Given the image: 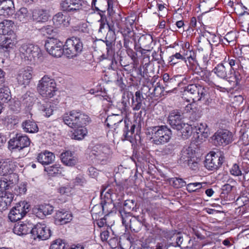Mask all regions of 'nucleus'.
Instances as JSON below:
<instances>
[{
    "instance_id": "obj_13",
    "label": "nucleus",
    "mask_w": 249,
    "mask_h": 249,
    "mask_svg": "<svg viewBox=\"0 0 249 249\" xmlns=\"http://www.w3.org/2000/svg\"><path fill=\"white\" fill-rule=\"evenodd\" d=\"M31 234L36 239L45 240L49 239L52 235L50 228L44 223H37L33 226Z\"/></svg>"
},
{
    "instance_id": "obj_1",
    "label": "nucleus",
    "mask_w": 249,
    "mask_h": 249,
    "mask_svg": "<svg viewBox=\"0 0 249 249\" xmlns=\"http://www.w3.org/2000/svg\"><path fill=\"white\" fill-rule=\"evenodd\" d=\"M184 95L189 96L194 102L202 101L206 105H210L213 100L209 88L199 84H190L185 87Z\"/></svg>"
},
{
    "instance_id": "obj_8",
    "label": "nucleus",
    "mask_w": 249,
    "mask_h": 249,
    "mask_svg": "<svg viewBox=\"0 0 249 249\" xmlns=\"http://www.w3.org/2000/svg\"><path fill=\"white\" fill-rule=\"evenodd\" d=\"M111 154L110 149L106 145L98 144L94 145L90 152L91 160L97 163H107Z\"/></svg>"
},
{
    "instance_id": "obj_7",
    "label": "nucleus",
    "mask_w": 249,
    "mask_h": 249,
    "mask_svg": "<svg viewBox=\"0 0 249 249\" xmlns=\"http://www.w3.org/2000/svg\"><path fill=\"white\" fill-rule=\"evenodd\" d=\"M64 47L65 55L69 58H73L81 54L83 51V43L80 38L72 36L66 40Z\"/></svg>"
},
{
    "instance_id": "obj_49",
    "label": "nucleus",
    "mask_w": 249,
    "mask_h": 249,
    "mask_svg": "<svg viewBox=\"0 0 249 249\" xmlns=\"http://www.w3.org/2000/svg\"><path fill=\"white\" fill-rule=\"evenodd\" d=\"M176 130L180 131L181 136L183 139H187L191 136L193 131V127L191 125L184 123L181 126V128Z\"/></svg>"
},
{
    "instance_id": "obj_10",
    "label": "nucleus",
    "mask_w": 249,
    "mask_h": 249,
    "mask_svg": "<svg viewBox=\"0 0 249 249\" xmlns=\"http://www.w3.org/2000/svg\"><path fill=\"white\" fill-rule=\"evenodd\" d=\"M30 205L25 201L17 204L9 212L8 218L11 222H16L24 217L29 211Z\"/></svg>"
},
{
    "instance_id": "obj_63",
    "label": "nucleus",
    "mask_w": 249,
    "mask_h": 249,
    "mask_svg": "<svg viewBox=\"0 0 249 249\" xmlns=\"http://www.w3.org/2000/svg\"><path fill=\"white\" fill-rule=\"evenodd\" d=\"M104 210V206L101 205H95L92 209L91 212L92 216H96L98 214L99 216L100 214H103V211Z\"/></svg>"
},
{
    "instance_id": "obj_36",
    "label": "nucleus",
    "mask_w": 249,
    "mask_h": 249,
    "mask_svg": "<svg viewBox=\"0 0 249 249\" xmlns=\"http://www.w3.org/2000/svg\"><path fill=\"white\" fill-rule=\"evenodd\" d=\"M169 80V83L166 84L165 88L169 87L173 89H175L176 86H179L184 81H187L186 77L182 75H175Z\"/></svg>"
},
{
    "instance_id": "obj_11",
    "label": "nucleus",
    "mask_w": 249,
    "mask_h": 249,
    "mask_svg": "<svg viewBox=\"0 0 249 249\" xmlns=\"http://www.w3.org/2000/svg\"><path fill=\"white\" fill-rule=\"evenodd\" d=\"M225 160V157L221 152L216 153L211 152L206 156L205 166L210 170H215L218 169Z\"/></svg>"
},
{
    "instance_id": "obj_27",
    "label": "nucleus",
    "mask_w": 249,
    "mask_h": 249,
    "mask_svg": "<svg viewBox=\"0 0 249 249\" xmlns=\"http://www.w3.org/2000/svg\"><path fill=\"white\" fill-rule=\"evenodd\" d=\"M55 159V156L52 152L45 151L39 153L37 157V161L43 165L52 163Z\"/></svg>"
},
{
    "instance_id": "obj_29",
    "label": "nucleus",
    "mask_w": 249,
    "mask_h": 249,
    "mask_svg": "<svg viewBox=\"0 0 249 249\" xmlns=\"http://www.w3.org/2000/svg\"><path fill=\"white\" fill-rule=\"evenodd\" d=\"M14 22L10 20H4L0 23V34L3 36H15L12 31Z\"/></svg>"
},
{
    "instance_id": "obj_26",
    "label": "nucleus",
    "mask_w": 249,
    "mask_h": 249,
    "mask_svg": "<svg viewBox=\"0 0 249 249\" xmlns=\"http://www.w3.org/2000/svg\"><path fill=\"white\" fill-rule=\"evenodd\" d=\"M123 120V118L121 115L113 114L107 118L105 123L108 127L116 130L118 126L122 123Z\"/></svg>"
},
{
    "instance_id": "obj_57",
    "label": "nucleus",
    "mask_w": 249,
    "mask_h": 249,
    "mask_svg": "<svg viewBox=\"0 0 249 249\" xmlns=\"http://www.w3.org/2000/svg\"><path fill=\"white\" fill-rule=\"evenodd\" d=\"M205 183L195 182L190 183L187 185V190L189 192H197L202 187V184Z\"/></svg>"
},
{
    "instance_id": "obj_14",
    "label": "nucleus",
    "mask_w": 249,
    "mask_h": 249,
    "mask_svg": "<svg viewBox=\"0 0 249 249\" xmlns=\"http://www.w3.org/2000/svg\"><path fill=\"white\" fill-rule=\"evenodd\" d=\"M212 140L216 146L227 145L233 141L232 134L227 130H221L214 133Z\"/></svg>"
},
{
    "instance_id": "obj_5",
    "label": "nucleus",
    "mask_w": 249,
    "mask_h": 249,
    "mask_svg": "<svg viewBox=\"0 0 249 249\" xmlns=\"http://www.w3.org/2000/svg\"><path fill=\"white\" fill-rule=\"evenodd\" d=\"M37 90L43 97L51 98L56 95L58 89L55 80L45 75L38 81Z\"/></svg>"
},
{
    "instance_id": "obj_35",
    "label": "nucleus",
    "mask_w": 249,
    "mask_h": 249,
    "mask_svg": "<svg viewBox=\"0 0 249 249\" xmlns=\"http://www.w3.org/2000/svg\"><path fill=\"white\" fill-rule=\"evenodd\" d=\"M30 17V13L25 7H21L18 10L14 15L15 18L19 21L26 22Z\"/></svg>"
},
{
    "instance_id": "obj_34",
    "label": "nucleus",
    "mask_w": 249,
    "mask_h": 249,
    "mask_svg": "<svg viewBox=\"0 0 249 249\" xmlns=\"http://www.w3.org/2000/svg\"><path fill=\"white\" fill-rule=\"evenodd\" d=\"M144 99L142 93L140 91L135 92V96L132 98V107L134 110H139L142 108V102Z\"/></svg>"
},
{
    "instance_id": "obj_15",
    "label": "nucleus",
    "mask_w": 249,
    "mask_h": 249,
    "mask_svg": "<svg viewBox=\"0 0 249 249\" xmlns=\"http://www.w3.org/2000/svg\"><path fill=\"white\" fill-rule=\"evenodd\" d=\"M30 144L29 138L25 135L17 134L16 136L10 139L9 146L12 149H17L20 151Z\"/></svg>"
},
{
    "instance_id": "obj_3",
    "label": "nucleus",
    "mask_w": 249,
    "mask_h": 249,
    "mask_svg": "<svg viewBox=\"0 0 249 249\" xmlns=\"http://www.w3.org/2000/svg\"><path fill=\"white\" fill-rule=\"evenodd\" d=\"M219 78L226 80L230 83H232L233 86L236 87L240 84L242 77L239 71H234L231 73L229 71L228 65L223 63L217 64L212 71Z\"/></svg>"
},
{
    "instance_id": "obj_20",
    "label": "nucleus",
    "mask_w": 249,
    "mask_h": 249,
    "mask_svg": "<svg viewBox=\"0 0 249 249\" xmlns=\"http://www.w3.org/2000/svg\"><path fill=\"white\" fill-rule=\"evenodd\" d=\"M17 167V162L10 159L0 161V176L11 174Z\"/></svg>"
},
{
    "instance_id": "obj_39",
    "label": "nucleus",
    "mask_w": 249,
    "mask_h": 249,
    "mask_svg": "<svg viewBox=\"0 0 249 249\" xmlns=\"http://www.w3.org/2000/svg\"><path fill=\"white\" fill-rule=\"evenodd\" d=\"M33 18L36 22H45L48 19V15L46 10L36 9L33 12Z\"/></svg>"
},
{
    "instance_id": "obj_50",
    "label": "nucleus",
    "mask_w": 249,
    "mask_h": 249,
    "mask_svg": "<svg viewBox=\"0 0 249 249\" xmlns=\"http://www.w3.org/2000/svg\"><path fill=\"white\" fill-rule=\"evenodd\" d=\"M188 59L189 64H187V65L188 69L192 71L194 73L199 74L201 69L196 62L195 61L194 58L190 55V56L188 57Z\"/></svg>"
},
{
    "instance_id": "obj_47",
    "label": "nucleus",
    "mask_w": 249,
    "mask_h": 249,
    "mask_svg": "<svg viewBox=\"0 0 249 249\" xmlns=\"http://www.w3.org/2000/svg\"><path fill=\"white\" fill-rule=\"evenodd\" d=\"M20 101L26 107L30 108L34 104L35 99L33 95L27 92L21 97Z\"/></svg>"
},
{
    "instance_id": "obj_24",
    "label": "nucleus",
    "mask_w": 249,
    "mask_h": 249,
    "mask_svg": "<svg viewBox=\"0 0 249 249\" xmlns=\"http://www.w3.org/2000/svg\"><path fill=\"white\" fill-rule=\"evenodd\" d=\"M54 219L56 224H65L72 219V214L64 210L57 211L55 214Z\"/></svg>"
},
{
    "instance_id": "obj_60",
    "label": "nucleus",
    "mask_w": 249,
    "mask_h": 249,
    "mask_svg": "<svg viewBox=\"0 0 249 249\" xmlns=\"http://www.w3.org/2000/svg\"><path fill=\"white\" fill-rule=\"evenodd\" d=\"M236 38V33L235 32L231 31L228 32L225 35L224 39L226 40L228 43H231L234 44Z\"/></svg>"
},
{
    "instance_id": "obj_31",
    "label": "nucleus",
    "mask_w": 249,
    "mask_h": 249,
    "mask_svg": "<svg viewBox=\"0 0 249 249\" xmlns=\"http://www.w3.org/2000/svg\"><path fill=\"white\" fill-rule=\"evenodd\" d=\"M124 126L123 129V136L124 139L130 141L134 133L135 125L129 120H124Z\"/></svg>"
},
{
    "instance_id": "obj_2",
    "label": "nucleus",
    "mask_w": 249,
    "mask_h": 249,
    "mask_svg": "<svg viewBox=\"0 0 249 249\" xmlns=\"http://www.w3.org/2000/svg\"><path fill=\"white\" fill-rule=\"evenodd\" d=\"M147 130V135L150 136L152 142L156 145L168 142L172 136L171 130L165 125L150 126Z\"/></svg>"
},
{
    "instance_id": "obj_56",
    "label": "nucleus",
    "mask_w": 249,
    "mask_h": 249,
    "mask_svg": "<svg viewBox=\"0 0 249 249\" xmlns=\"http://www.w3.org/2000/svg\"><path fill=\"white\" fill-rule=\"evenodd\" d=\"M212 72L207 70H201L199 73L197 74L200 76L201 79L203 81H205L206 83L210 85L212 83V81L210 80V77L211 75V73Z\"/></svg>"
},
{
    "instance_id": "obj_55",
    "label": "nucleus",
    "mask_w": 249,
    "mask_h": 249,
    "mask_svg": "<svg viewBox=\"0 0 249 249\" xmlns=\"http://www.w3.org/2000/svg\"><path fill=\"white\" fill-rule=\"evenodd\" d=\"M45 171L47 172L50 175L61 174L62 168L58 164H55L52 166L45 167Z\"/></svg>"
},
{
    "instance_id": "obj_41",
    "label": "nucleus",
    "mask_w": 249,
    "mask_h": 249,
    "mask_svg": "<svg viewBox=\"0 0 249 249\" xmlns=\"http://www.w3.org/2000/svg\"><path fill=\"white\" fill-rule=\"evenodd\" d=\"M14 195L10 191H5L4 193H0V198L1 202L4 203L5 209L9 206L14 198Z\"/></svg>"
},
{
    "instance_id": "obj_61",
    "label": "nucleus",
    "mask_w": 249,
    "mask_h": 249,
    "mask_svg": "<svg viewBox=\"0 0 249 249\" xmlns=\"http://www.w3.org/2000/svg\"><path fill=\"white\" fill-rule=\"evenodd\" d=\"M231 175L234 176H241L242 173L239 166L236 164H234L230 170Z\"/></svg>"
},
{
    "instance_id": "obj_42",
    "label": "nucleus",
    "mask_w": 249,
    "mask_h": 249,
    "mask_svg": "<svg viewBox=\"0 0 249 249\" xmlns=\"http://www.w3.org/2000/svg\"><path fill=\"white\" fill-rule=\"evenodd\" d=\"M142 225L143 222L140 219L139 216H138L133 217L128 227L132 231L138 232L141 230Z\"/></svg>"
},
{
    "instance_id": "obj_43",
    "label": "nucleus",
    "mask_w": 249,
    "mask_h": 249,
    "mask_svg": "<svg viewBox=\"0 0 249 249\" xmlns=\"http://www.w3.org/2000/svg\"><path fill=\"white\" fill-rule=\"evenodd\" d=\"M236 181L232 178H229L227 183L225 184L222 187V194H228L232 190L236 189Z\"/></svg>"
},
{
    "instance_id": "obj_53",
    "label": "nucleus",
    "mask_w": 249,
    "mask_h": 249,
    "mask_svg": "<svg viewBox=\"0 0 249 249\" xmlns=\"http://www.w3.org/2000/svg\"><path fill=\"white\" fill-rule=\"evenodd\" d=\"M137 203L134 200L128 199L125 200L123 205V212H130L136 210Z\"/></svg>"
},
{
    "instance_id": "obj_6",
    "label": "nucleus",
    "mask_w": 249,
    "mask_h": 249,
    "mask_svg": "<svg viewBox=\"0 0 249 249\" xmlns=\"http://www.w3.org/2000/svg\"><path fill=\"white\" fill-rule=\"evenodd\" d=\"M62 119L66 124L74 128L86 124L89 121V117L80 111L73 110L65 113Z\"/></svg>"
},
{
    "instance_id": "obj_19",
    "label": "nucleus",
    "mask_w": 249,
    "mask_h": 249,
    "mask_svg": "<svg viewBox=\"0 0 249 249\" xmlns=\"http://www.w3.org/2000/svg\"><path fill=\"white\" fill-rule=\"evenodd\" d=\"M14 10L13 0H0V16L9 17L14 13Z\"/></svg>"
},
{
    "instance_id": "obj_18",
    "label": "nucleus",
    "mask_w": 249,
    "mask_h": 249,
    "mask_svg": "<svg viewBox=\"0 0 249 249\" xmlns=\"http://www.w3.org/2000/svg\"><path fill=\"white\" fill-rule=\"evenodd\" d=\"M1 40L0 43V53L5 55L14 48L16 42L15 36H3Z\"/></svg>"
},
{
    "instance_id": "obj_52",
    "label": "nucleus",
    "mask_w": 249,
    "mask_h": 249,
    "mask_svg": "<svg viewBox=\"0 0 249 249\" xmlns=\"http://www.w3.org/2000/svg\"><path fill=\"white\" fill-rule=\"evenodd\" d=\"M120 213L121 214L122 223L125 227L126 228L128 227V225L131 222V220L133 217L131 216V214L130 212H123L120 211Z\"/></svg>"
},
{
    "instance_id": "obj_32",
    "label": "nucleus",
    "mask_w": 249,
    "mask_h": 249,
    "mask_svg": "<svg viewBox=\"0 0 249 249\" xmlns=\"http://www.w3.org/2000/svg\"><path fill=\"white\" fill-rule=\"evenodd\" d=\"M61 160L62 162L66 165L72 166L77 163V159L73 156L71 151H66L61 154Z\"/></svg>"
},
{
    "instance_id": "obj_38",
    "label": "nucleus",
    "mask_w": 249,
    "mask_h": 249,
    "mask_svg": "<svg viewBox=\"0 0 249 249\" xmlns=\"http://www.w3.org/2000/svg\"><path fill=\"white\" fill-rule=\"evenodd\" d=\"M38 109L42 111L44 115L50 117L53 113V109L52 107L51 103L43 101L39 102L37 104Z\"/></svg>"
},
{
    "instance_id": "obj_46",
    "label": "nucleus",
    "mask_w": 249,
    "mask_h": 249,
    "mask_svg": "<svg viewBox=\"0 0 249 249\" xmlns=\"http://www.w3.org/2000/svg\"><path fill=\"white\" fill-rule=\"evenodd\" d=\"M36 213L40 216H46L52 214L53 207L50 204L41 205L38 206Z\"/></svg>"
},
{
    "instance_id": "obj_37",
    "label": "nucleus",
    "mask_w": 249,
    "mask_h": 249,
    "mask_svg": "<svg viewBox=\"0 0 249 249\" xmlns=\"http://www.w3.org/2000/svg\"><path fill=\"white\" fill-rule=\"evenodd\" d=\"M24 131L28 133H36L38 131V127L35 122L32 120H26L22 124Z\"/></svg>"
},
{
    "instance_id": "obj_25",
    "label": "nucleus",
    "mask_w": 249,
    "mask_h": 249,
    "mask_svg": "<svg viewBox=\"0 0 249 249\" xmlns=\"http://www.w3.org/2000/svg\"><path fill=\"white\" fill-rule=\"evenodd\" d=\"M150 233L153 235H159L162 237H164L167 239L168 244L170 245V242H172L175 238V236L177 233L175 230H163L161 229H156L150 231Z\"/></svg>"
},
{
    "instance_id": "obj_16",
    "label": "nucleus",
    "mask_w": 249,
    "mask_h": 249,
    "mask_svg": "<svg viewBox=\"0 0 249 249\" xmlns=\"http://www.w3.org/2000/svg\"><path fill=\"white\" fill-rule=\"evenodd\" d=\"M183 113L179 110H173L170 112L168 121L171 127L174 129H179L184 124L183 122Z\"/></svg>"
},
{
    "instance_id": "obj_22",
    "label": "nucleus",
    "mask_w": 249,
    "mask_h": 249,
    "mask_svg": "<svg viewBox=\"0 0 249 249\" xmlns=\"http://www.w3.org/2000/svg\"><path fill=\"white\" fill-rule=\"evenodd\" d=\"M32 227L33 224L29 222L17 223L14 227L13 232L20 236L26 235L29 232L31 233Z\"/></svg>"
},
{
    "instance_id": "obj_40",
    "label": "nucleus",
    "mask_w": 249,
    "mask_h": 249,
    "mask_svg": "<svg viewBox=\"0 0 249 249\" xmlns=\"http://www.w3.org/2000/svg\"><path fill=\"white\" fill-rule=\"evenodd\" d=\"M115 40V34L113 32H111L110 34H107L105 40L104 42H105L107 46V52L108 54L111 55L113 53L112 47L114 45V42Z\"/></svg>"
},
{
    "instance_id": "obj_21",
    "label": "nucleus",
    "mask_w": 249,
    "mask_h": 249,
    "mask_svg": "<svg viewBox=\"0 0 249 249\" xmlns=\"http://www.w3.org/2000/svg\"><path fill=\"white\" fill-rule=\"evenodd\" d=\"M33 70L31 67H27L19 71L17 76L18 83L21 85H27L32 78Z\"/></svg>"
},
{
    "instance_id": "obj_23",
    "label": "nucleus",
    "mask_w": 249,
    "mask_h": 249,
    "mask_svg": "<svg viewBox=\"0 0 249 249\" xmlns=\"http://www.w3.org/2000/svg\"><path fill=\"white\" fill-rule=\"evenodd\" d=\"M175 238H174L172 242H170V245L176 247H180L182 248H186L189 247V245L192 242L191 239L187 236H185V237L181 235L179 232L177 233Z\"/></svg>"
},
{
    "instance_id": "obj_51",
    "label": "nucleus",
    "mask_w": 249,
    "mask_h": 249,
    "mask_svg": "<svg viewBox=\"0 0 249 249\" xmlns=\"http://www.w3.org/2000/svg\"><path fill=\"white\" fill-rule=\"evenodd\" d=\"M164 88V87L161 86L160 82H158L154 87L152 86V87L149 88V91L154 96L158 97L162 94Z\"/></svg>"
},
{
    "instance_id": "obj_62",
    "label": "nucleus",
    "mask_w": 249,
    "mask_h": 249,
    "mask_svg": "<svg viewBox=\"0 0 249 249\" xmlns=\"http://www.w3.org/2000/svg\"><path fill=\"white\" fill-rule=\"evenodd\" d=\"M172 184L174 187L177 188H181L186 185V182L180 178H173Z\"/></svg>"
},
{
    "instance_id": "obj_59",
    "label": "nucleus",
    "mask_w": 249,
    "mask_h": 249,
    "mask_svg": "<svg viewBox=\"0 0 249 249\" xmlns=\"http://www.w3.org/2000/svg\"><path fill=\"white\" fill-rule=\"evenodd\" d=\"M65 244L60 239H56L53 241L50 249H64Z\"/></svg>"
},
{
    "instance_id": "obj_12",
    "label": "nucleus",
    "mask_w": 249,
    "mask_h": 249,
    "mask_svg": "<svg viewBox=\"0 0 249 249\" xmlns=\"http://www.w3.org/2000/svg\"><path fill=\"white\" fill-rule=\"evenodd\" d=\"M64 46L62 42L54 39H50L45 44L48 53L55 57H60L63 54L65 55V49Z\"/></svg>"
},
{
    "instance_id": "obj_17",
    "label": "nucleus",
    "mask_w": 249,
    "mask_h": 249,
    "mask_svg": "<svg viewBox=\"0 0 249 249\" xmlns=\"http://www.w3.org/2000/svg\"><path fill=\"white\" fill-rule=\"evenodd\" d=\"M60 8L66 12H76L83 9L84 2L81 0H61Z\"/></svg>"
},
{
    "instance_id": "obj_9",
    "label": "nucleus",
    "mask_w": 249,
    "mask_h": 249,
    "mask_svg": "<svg viewBox=\"0 0 249 249\" xmlns=\"http://www.w3.org/2000/svg\"><path fill=\"white\" fill-rule=\"evenodd\" d=\"M116 32H120L122 34L124 40V46L125 48H129V44H132L133 41L134 43H136L132 28L127 26L119 17L116 18Z\"/></svg>"
},
{
    "instance_id": "obj_28",
    "label": "nucleus",
    "mask_w": 249,
    "mask_h": 249,
    "mask_svg": "<svg viewBox=\"0 0 249 249\" xmlns=\"http://www.w3.org/2000/svg\"><path fill=\"white\" fill-rule=\"evenodd\" d=\"M153 42L152 36L149 34L143 35L138 40V44L143 50L149 51Z\"/></svg>"
},
{
    "instance_id": "obj_64",
    "label": "nucleus",
    "mask_w": 249,
    "mask_h": 249,
    "mask_svg": "<svg viewBox=\"0 0 249 249\" xmlns=\"http://www.w3.org/2000/svg\"><path fill=\"white\" fill-rule=\"evenodd\" d=\"M10 184L7 179L0 180V193H4L5 191H9Z\"/></svg>"
},
{
    "instance_id": "obj_54",
    "label": "nucleus",
    "mask_w": 249,
    "mask_h": 249,
    "mask_svg": "<svg viewBox=\"0 0 249 249\" xmlns=\"http://www.w3.org/2000/svg\"><path fill=\"white\" fill-rule=\"evenodd\" d=\"M229 64L230 66L229 67V71L231 73H233L234 71H238L237 69H235L234 66H237L238 69H243L244 67L241 62L237 59H230L229 58Z\"/></svg>"
},
{
    "instance_id": "obj_33",
    "label": "nucleus",
    "mask_w": 249,
    "mask_h": 249,
    "mask_svg": "<svg viewBox=\"0 0 249 249\" xmlns=\"http://www.w3.org/2000/svg\"><path fill=\"white\" fill-rule=\"evenodd\" d=\"M194 151L191 147L183 148L180 154L179 163H185L191 159H194Z\"/></svg>"
},
{
    "instance_id": "obj_30",
    "label": "nucleus",
    "mask_w": 249,
    "mask_h": 249,
    "mask_svg": "<svg viewBox=\"0 0 249 249\" xmlns=\"http://www.w3.org/2000/svg\"><path fill=\"white\" fill-rule=\"evenodd\" d=\"M69 17L62 12H59L53 18V23L57 26H68L69 25Z\"/></svg>"
},
{
    "instance_id": "obj_58",
    "label": "nucleus",
    "mask_w": 249,
    "mask_h": 249,
    "mask_svg": "<svg viewBox=\"0 0 249 249\" xmlns=\"http://www.w3.org/2000/svg\"><path fill=\"white\" fill-rule=\"evenodd\" d=\"M197 133L203 134L204 137L207 136L208 129L207 128V125L205 123H200L198 124L197 126H195Z\"/></svg>"
},
{
    "instance_id": "obj_45",
    "label": "nucleus",
    "mask_w": 249,
    "mask_h": 249,
    "mask_svg": "<svg viewBox=\"0 0 249 249\" xmlns=\"http://www.w3.org/2000/svg\"><path fill=\"white\" fill-rule=\"evenodd\" d=\"M75 129L74 130L72 134V138L76 140H81L87 135V130L85 127L82 125V126L74 128Z\"/></svg>"
},
{
    "instance_id": "obj_4",
    "label": "nucleus",
    "mask_w": 249,
    "mask_h": 249,
    "mask_svg": "<svg viewBox=\"0 0 249 249\" xmlns=\"http://www.w3.org/2000/svg\"><path fill=\"white\" fill-rule=\"evenodd\" d=\"M19 53L24 61L40 63L43 60L41 50L38 46L32 44H22L19 48Z\"/></svg>"
},
{
    "instance_id": "obj_44",
    "label": "nucleus",
    "mask_w": 249,
    "mask_h": 249,
    "mask_svg": "<svg viewBox=\"0 0 249 249\" xmlns=\"http://www.w3.org/2000/svg\"><path fill=\"white\" fill-rule=\"evenodd\" d=\"M107 21H104L103 19H101L100 21V25L99 29V33L102 34H105L108 31L107 34H110L111 32L115 33V28L113 25L111 24H108V21L106 23Z\"/></svg>"
},
{
    "instance_id": "obj_48",
    "label": "nucleus",
    "mask_w": 249,
    "mask_h": 249,
    "mask_svg": "<svg viewBox=\"0 0 249 249\" xmlns=\"http://www.w3.org/2000/svg\"><path fill=\"white\" fill-rule=\"evenodd\" d=\"M11 99V92L7 87H0V100L5 103L10 101Z\"/></svg>"
}]
</instances>
